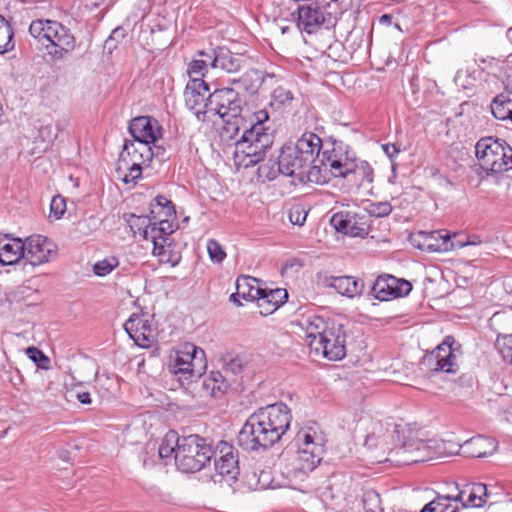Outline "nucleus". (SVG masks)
I'll return each mask as SVG.
<instances>
[{
    "mask_svg": "<svg viewBox=\"0 0 512 512\" xmlns=\"http://www.w3.org/2000/svg\"><path fill=\"white\" fill-rule=\"evenodd\" d=\"M245 367V361L240 356H235L226 361V389L239 393L243 390L241 373Z\"/></svg>",
    "mask_w": 512,
    "mask_h": 512,
    "instance_id": "2f4dec72",
    "label": "nucleus"
},
{
    "mask_svg": "<svg viewBox=\"0 0 512 512\" xmlns=\"http://www.w3.org/2000/svg\"><path fill=\"white\" fill-rule=\"evenodd\" d=\"M288 217L293 225H303L307 218V210L302 205H293L289 209Z\"/></svg>",
    "mask_w": 512,
    "mask_h": 512,
    "instance_id": "37998d69",
    "label": "nucleus"
},
{
    "mask_svg": "<svg viewBox=\"0 0 512 512\" xmlns=\"http://www.w3.org/2000/svg\"><path fill=\"white\" fill-rule=\"evenodd\" d=\"M14 32L10 23L0 15V54L11 51L14 44Z\"/></svg>",
    "mask_w": 512,
    "mask_h": 512,
    "instance_id": "e433bc0d",
    "label": "nucleus"
},
{
    "mask_svg": "<svg viewBox=\"0 0 512 512\" xmlns=\"http://www.w3.org/2000/svg\"><path fill=\"white\" fill-rule=\"evenodd\" d=\"M272 97L281 105H289L293 100V93L290 90L279 86L274 89Z\"/></svg>",
    "mask_w": 512,
    "mask_h": 512,
    "instance_id": "de8ad7c7",
    "label": "nucleus"
},
{
    "mask_svg": "<svg viewBox=\"0 0 512 512\" xmlns=\"http://www.w3.org/2000/svg\"><path fill=\"white\" fill-rule=\"evenodd\" d=\"M255 89L248 73L240 77L226 76V136L229 140H235L241 126H245L242 104L247 94Z\"/></svg>",
    "mask_w": 512,
    "mask_h": 512,
    "instance_id": "423d86ee",
    "label": "nucleus"
},
{
    "mask_svg": "<svg viewBox=\"0 0 512 512\" xmlns=\"http://www.w3.org/2000/svg\"><path fill=\"white\" fill-rule=\"evenodd\" d=\"M392 15L390 14H383L379 17V23L381 25H386V26H389L392 24Z\"/></svg>",
    "mask_w": 512,
    "mask_h": 512,
    "instance_id": "052dcab7",
    "label": "nucleus"
},
{
    "mask_svg": "<svg viewBox=\"0 0 512 512\" xmlns=\"http://www.w3.org/2000/svg\"><path fill=\"white\" fill-rule=\"evenodd\" d=\"M490 108L496 119L509 120L512 115V99L509 95L501 93L493 99Z\"/></svg>",
    "mask_w": 512,
    "mask_h": 512,
    "instance_id": "72a5a7b5",
    "label": "nucleus"
},
{
    "mask_svg": "<svg viewBox=\"0 0 512 512\" xmlns=\"http://www.w3.org/2000/svg\"><path fill=\"white\" fill-rule=\"evenodd\" d=\"M411 290L412 284L409 281L398 279L392 275L378 276L371 288L375 299L380 301H389L394 298L406 296Z\"/></svg>",
    "mask_w": 512,
    "mask_h": 512,
    "instance_id": "f3484780",
    "label": "nucleus"
},
{
    "mask_svg": "<svg viewBox=\"0 0 512 512\" xmlns=\"http://www.w3.org/2000/svg\"><path fill=\"white\" fill-rule=\"evenodd\" d=\"M260 280L251 276H239L236 280V292L232 293L229 297V301L235 306H241L240 299L245 301L254 302L259 293H261L262 286Z\"/></svg>",
    "mask_w": 512,
    "mask_h": 512,
    "instance_id": "393cba45",
    "label": "nucleus"
},
{
    "mask_svg": "<svg viewBox=\"0 0 512 512\" xmlns=\"http://www.w3.org/2000/svg\"><path fill=\"white\" fill-rule=\"evenodd\" d=\"M488 498L487 487L483 483H472L459 491L453 501H461L464 508L483 507Z\"/></svg>",
    "mask_w": 512,
    "mask_h": 512,
    "instance_id": "bb28decb",
    "label": "nucleus"
},
{
    "mask_svg": "<svg viewBox=\"0 0 512 512\" xmlns=\"http://www.w3.org/2000/svg\"><path fill=\"white\" fill-rule=\"evenodd\" d=\"M215 129H216V131H218V132H219V136L221 137V130H223V129H224V126L216 127Z\"/></svg>",
    "mask_w": 512,
    "mask_h": 512,
    "instance_id": "338daca9",
    "label": "nucleus"
},
{
    "mask_svg": "<svg viewBox=\"0 0 512 512\" xmlns=\"http://www.w3.org/2000/svg\"><path fill=\"white\" fill-rule=\"evenodd\" d=\"M21 259L25 261V242L20 238H9L7 235L0 239V263L13 265Z\"/></svg>",
    "mask_w": 512,
    "mask_h": 512,
    "instance_id": "cd10ccee",
    "label": "nucleus"
},
{
    "mask_svg": "<svg viewBox=\"0 0 512 512\" xmlns=\"http://www.w3.org/2000/svg\"><path fill=\"white\" fill-rule=\"evenodd\" d=\"M125 37V30L121 27L115 28L109 38L106 40V45H110L113 41H118ZM111 48V46H109Z\"/></svg>",
    "mask_w": 512,
    "mask_h": 512,
    "instance_id": "6e6d98bb",
    "label": "nucleus"
},
{
    "mask_svg": "<svg viewBox=\"0 0 512 512\" xmlns=\"http://www.w3.org/2000/svg\"><path fill=\"white\" fill-rule=\"evenodd\" d=\"M66 211V200L61 195H56L50 203V215L55 219H60Z\"/></svg>",
    "mask_w": 512,
    "mask_h": 512,
    "instance_id": "c03bdc74",
    "label": "nucleus"
},
{
    "mask_svg": "<svg viewBox=\"0 0 512 512\" xmlns=\"http://www.w3.org/2000/svg\"><path fill=\"white\" fill-rule=\"evenodd\" d=\"M142 166L143 165H139L138 163H131V162H128L127 166H122V169H125L128 171V173L125 174L124 177L122 178L123 182L136 183V181L138 179H140L142 176Z\"/></svg>",
    "mask_w": 512,
    "mask_h": 512,
    "instance_id": "a18cd8bd",
    "label": "nucleus"
},
{
    "mask_svg": "<svg viewBox=\"0 0 512 512\" xmlns=\"http://www.w3.org/2000/svg\"><path fill=\"white\" fill-rule=\"evenodd\" d=\"M475 150L479 165L487 174L502 173L512 168V147L504 140L482 138Z\"/></svg>",
    "mask_w": 512,
    "mask_h": 512,
    "instance_id": "6e6552de",
    "label": "nucleus"
},
{
    "mask_svg": "<svg viewBox=\"0 0 512 512\" xmlns=\"http://www.w3.org/2000/svg\"><path fill=\"white\" fill-rule=\"evenodd\" d=\"M129 133L132 141L149 145L161 137L162 127L158 121L150 116H139L133 118L129 124Z\"/></svg>",
    "mask_w": 512,
    "mask_h": 512,
    "instance_id": "6ab92c4d",
    "label": "nucleus"
},
{
    "mask_svg": "<svg viewBox=\"0 0 512 512\" xmlns=\"http://www.w3.org/2000/svg\"><path fill=\"white\" fill-rule=\"evenodd\" d=\"M212 457V450L205 440L197 434L181 436L176 450V467L185 473L200 471Z\"/></svg>",
    "mask_w": 512,
    "mask_h": 512,
    "instance_id": "1a4fd4ad",
    "label": "nucleus"
},
{
    "mask_svg": "<svg viewBox=\"0 0 512 512\" xmlns=\"http://www.w3.org/2000/svg\"><path fill=\"white\" fill-rule=\"evenodd\" d=\"M481 242L482 241L480 239V236H478V235H471V236H466V240L465 241L459 240V241H457V244L451 243V248H455L456 246L464 247L466 245L476 246V245L481 244Z\"/></svg>",
    "mask_w": 512,
    "mask_h": 512,
    "instance_id": "5fc2aeb1",
    "label": "nucleus"
},
{
    "mask_svg": "<svg viewBox=\"0 0 512 512\" xmlns=\"http://www.w3.org/2000/svg\"><path fill=\"white\" fill-rule=\"evenodd\" d=\"M154 152L151 146L144 143L135 144V141L125 140L123 149L119 154L117 170H122V166H127L128 162L138 163L139 165L149 164L152 161Z\"/></svg>",
    "mask_w": 512,
    "mask_h": 512,
    "instance_id": "4be33fe9",
    "label": "nucleus"
},
{
    "mask_svg": "<svg viewBox=\"0 0 512 512\" xmlns=\"http://www.w3.org/2000/svg\"><path fill=\"white\" fill-rule=\"evenodd\" d=\"M293 149V144L284 145L278 157V172L286 175L293 176L296 172L303 173L305 169L301 164V159L298 160Z\"/></svg>",
    "mask_w": 512,
    "mask_h": 512,
    "instance_id": "c756f323",
    "label": "nucleus"
},
{
    "mask_svg": "<svg viewBox=\"0 0 512 512\" xmlns=\"http://www.w3.org/2000/svg\"><path fill=\"white\" fill-rule=\"evenodd\" d=\"M495 348L501 355L503 361L512 363V333L507 335H498Z\"/></svg>",
    "mask_w": 512,
    "mask_h": 512,
    "instance_id": "4c0bfd02",
    "label": "nucleus"
},
{
    "mask_svg": "<svg viewBox=\"0 0 512 512\" xmlns=\"http://www.w3.org/2000/svg\"><path fill=\"white\" fill-rule=\"evenodd\" d=\"M214 467L216 473L211 475V480L215 484H221L224 480V456H220L218 459H215Z\"/></svg>",
    "mask_w": 512,
    "mask_h": 512,
    "instance_id": "864d4df0",
    "label": "nucleus"
},
{
    "mask_svg": "<svg viewBox=\"0 0 512 512\" xmlns=\"http://www.w3.org/2000/svg\"><path fill=\"white\" fill-rule=\"evenodd\" d=\"M288 300V292L283 288L262 287L256 297V304L262 316H268L278 310Z\"/></svg>",
    "mask_w": 512,
    "mask_h": 512,
    "instance_id": "b1692460",
    "label": "nucleus"
},
{
    "mask_svg": "<svg viewBox=\"0 0 512 512\" xmlns=\"http://www.w3.org/2000/svg\"><path fill=\"white\" fill-rule=\"evenodd\" d=\"M181 436L178 435L176 431H169L165 437L163 438L160 446H159V456L160 458H169L173 454L176 455V450L179 448Z\"/></svg>",
    "mask_w": 512,
    "mask_h": 512,
    "instance_id": "c9c22d12",
    "label": "nucleus"
},
{
    "mask_svg": "<svg viewBox=\"0 0 512 512\" xmlns=\"http://www.w3.org/2000/svg\"><path fill=\"white\" fill-rule=\"evenodd\" d=\"M421 512H441L439 509L435 507V505L430 502L424 506ZM450 512H458V509H452Z\"/></svg>",
    "mask_w": 512,
    "mask_h": 512,
    "instance_id": "680f3d73",
    "label": "nucleus"
},
{
    "mask_svg": "<svg viewBox=\"0 0 512 512\" xmlns=\"http://www.w3.org/2000/svg\"><path fill=\"white\" fill-rule=\"evenodd\" d=\"M322 167L325 170L329 169L335 177H347L348 174L356 172L358 165L355 154L347 144L342 141H333L325 142L320 163L313 169H318L319 172Z\"/></svg>",
    "mask_w": 512,
    "mask_h": 512,
    "instance_id": "9d476101",
    "label": "nucleus"
},
{
    "mask_svg": "<svg viewBox=\"0 0 512 512\" xmlns=\"http://www.w3.org/2000/svg\"><path fill=\"white\" fill-rule=\"evenodd\" d=\"M223 107V90L215 89L207 96L201 108L200 114H203V121H211L216 125L214 118L224 119V112L221 111Z\"/></svg>",
    "mask_w": 512,
    "mask_h": 512,
    "instance_id": "7c9ffc66",
    "label": "nucleus"
},
{
    "mask_svg": "<svg viewBox=\"0 0 512 512\" xmlns=\"http://www.w3.org/2000/svg\"><path fill=\"white\" fill-rule=\"evenodd\" d=\"M206 62L204 60L195 59L191 61L188 66V74L190 79L192 78H202L204 76L203 71L206 69Z\"/></svg>",
    "mask_w": 512,
    "mask_h": 512,
    "instance_id": "3c124183",
    "label": "nucleus"
},
{
    "mask_svg": "<svg viewBox=\"0 0 512 512\" xmlns=\"http://www.w3.org/2000/svg\"><path fill=\"white\" fill-rule=\"evenodd\" d=\"M382 149L391 161L400 152V149L395 144H390V143L383 144Z\"/></svg>",
    "mask_w": 512,
    "mask_h": 512,
    "instance_id": "4d7b16f0",
    "label": "nucleus"
},
{
    "mask_svg": "<svg viewBox=\"0 0 512 512\" xmlns=\"http://www.w3.org/2000/svg\"><path fill=\"white\" fill-rule=\"evenodd\" d=\"M77 399L82 403V404H90L91 403V397H90V394L88 392H80V393H77Z\"/></svg>",
    "mask_w": 512,
    "mask_h": 512,
    "instance_id": "bf43d9fd",
    "label": "nucleus"
},
{
    "mask_svg": "<svg viewBox=\"0 0 512 512\" xmlns=\"http://www.w3.org/2000/svg\"><path fill=\"white\" fill-rule=\"evenodd\" d=\"M216 61H217V58L213 59L212 66H215Z\"/></svg>",
    "mask_w": 512,
    "mask_h": 512,
    "instance_id": "774afa93",
    "label": "nucleus"
},
{
    "mask_svg": "<svg viewBox=\"0 0 512 512\" xmlns=\"http://www.w3.org/2000/svg\"><path fill=\"white\" fill-rule=\"evenodd\" d=\"M255 122L250 126H241L243 130L240 139L234 143H226V151L232 150V160L237 171L248 168L263 160L265 152L273 144V136L264 124L269 120L268 111L262 109L254 113Z\"/></svg>",
    "mask_w": 512,
    "mask_h": 512,
    "instance_id": "f03ea898",
    "label": "nucleus"
},
{
    "mask_svg": "<svg viewBox=\"0 0 512 512\" xmlns=\"http://www.w3.org/2000/svg\"><path fill=\"white\" fill-rule=\"evenodd\" d=\"M300 325L305 330L308 345L316 354L334 361L345 357L346 333L341 324L313 314L303 318Z\"/></svg>",
    "mask_w": 512,
    "mask_h": 512,
    "instance_id": "7ed1b4c3",
    "label": "nucleus"
},
{
    "mask_svg": "<svg viewBox=\"0 0 512 512\" xmlns=\"http://www.w3.org/2000/svg\"><path fill=\"white\" fill-rule=\"evenodd\" d=\"M171 234L146 235L142 236L144 240L151 241L153 244V255L160 263L176 266L181 260V254L175 250V244L171 239Z\"/></svg>",
    "mask_w": 512,
    "mask_h": 512,
    "instance_id": "412c9836",
    "label": "nucleus"
},
{
    "mask_svg": "<svg viewBox=\"0 0 512 512\" xmlns=\"http://www.w3.org/2000/svg\"><path fill=\"white\" fill-rule=\"evenodd\" d=\"M29 33L46 50L53 62L63 60L76 47L73 33L58 21L34 20L29 26Z\"/></svg>",
    "mask_w": 512,
    "mask_h": 512,
    "instance_id": "20e7f679",
    "label": "nucleus"
},
{
    "mask_svg": "<svg viewBox=\"0 0 512 512\" xmlns=\"http://www.w3.org/2000/svg\"><path fill=\"white\" fill-rule=\"evenodd\" d=\"M26 355L30 360H32L37 365V367L41 369L49 368L50 359L39 348L34 346L28 347L26 349Z\"/></svg>",
    "mask_w": 512,
    "mask_h": 512,
    "instance_id": "ea45409f",
    "label": "nucleus"
},
{
    "mask_svg": "<svg viewBox=\"0 0 512 512\" xmlns=\"http://www.w3.org/2000/svg\"><path fill=\"white\" fill-rule=\"evenodd\" d=\"M25 242V261L23 269L27 266L35 267L53 260L57 255L56 245L47 237L42 235H32L26 238Z\"/></svg>",
    "mask_w": 512,
    "mask_h": 512,
    "instance_id": "4468645a",
    "label": "nucleus"
},
{
    "mask_svg": "<svg viewBox=\"0 0 512 512\" xmlns=\"http://www.w3.org/2000/svg\"><path fill=\"white\" fill-rule=\"evenodd\" d=\"M330 222L338 232L352 237H365L370 231L367 214L340 211L332 216Z\"/></svg>",
    "mask_w": 512,
    "mask_h": 512,
    "instance_id": "2eb2a0df",
    "label": "nucleus"
},
{
    "mask_svg": "<svg viewBox=\"0 0 512 512\" xmlns=\"http://www.w3.org/2000/svg\"><path fill=\"white\" fill-rule=\"evenodd\" d=\"M458 354H461V344L454 337L447 336L435 350L426 353L422 357L420 361L421 369L426 372L456 373L458 370L456 362Z\"/></svg>",
    "mask_w": 512,
    "mask_h": 512,
    "instance_id": "f8f14e48",
    "label": "nucleus"
},
{
    "mask_svg": "<svg viewBox=\"0 0 512 512\" xmlns=\"http://www.w3.org/2000/svg\"><path fill=\"white\" fill-rule=\"evenodd\" d=\"M239 50L234 51L233 47H226L229 54V59L226 61V73L228 76H234L242 68L248 66L249 57L246 55L248 52L247 45H238ZM228 56L226 55V59Z\"/></svg>",
    "mask_w": 512,
    "mask_h": 512,
    "instance_id": "473e14b6",
    "label": "nucleus"
},
{
    "mask_svg": "<svg viewBox=\"0 0 512 512\" xmlns=\"http://www.w3.org/2000/svg\"><path fill=\"white\" fill-rule=\"evenodd\" d=\"M149 210L148 216L132 215L131 228L137 227L142 236L172 234L176 230V211L171 200L158 195L151 201Z\"/></svg>",
    "mask_w": 512,
    "mask_h": 512,
    "instance_id": "39448f33",
    "label": "nucleus"
},
{
    "mask_svg": "<svg viewBox=\"0 0 512 512\" xmlns=\"http://www.w3.org/2000/svg\"><path fill=\"white\" fill-rule=\"evenodd\" d=\"M238 45H245V44L244 43H238V42H235V41H230V45L228 47H233L234 51H236V50H239V46Z\"/></svg>",
    "mask_w": 512,
    "mask_h": 512,
    "instance_id": "e2e57ef3",
    "label": "nucleus"
},
{
    "mask_svg": "<svg viewBox=\"0 0 512 512\" xmlns=\"http://www.w3.org/2000/svg\"><path fill=\"white\" fill-rule=\"evenodd\" d=\"M293 149L294 151L296 152V156H297V159L300 160L301 159V164L303 165V167L306 169V168H309L308 172H307V176H308V179L309 180H313V177L315 176V174L318 173V169H313L314 167V158H306L304 157V155L302 156V152H300V149L297 148L296 146L293 145Z\"/></svg>",
    "mask_w": 512,
    "mask_h": 512,
    "instance_id": "09e8293b",
    "label": "nucleus"
},
{
    "mask_svg": "<svg viewBox=\"0 0 512 512\" xmlns=\"http://www.w3.org/2000/svg\"><path fill=\"white\" fill-rule=\"evenodd\" d=\"M453 496L451 495H438L435 499H433L430 503L435 505L437 509L441 512H450L453 508L450 505V502L453 501Z\"/></svg>",
    "mask_w": 512,
    "mask_h": 512,
    "instance_id": "603ef678",
    "label": "nucleus"
},
{
    "mask_svg": "<svg viewBox=\"0 0 512 512\" xmlns=\"http://www.w3.org/2000/svg\"><path fill=\"white\" fill-rule=\"evenodd\" d=\"M206 368L204 350L192 343H185L177 350L175 359L169 365L171 373L176 375L181 382L201 377Z\"/></svg>",
    "mask_w": 512,
    "mask_h": 512,
    "instance_id": "9b49d317",
    "label": "nucleus"
},
{
    "mask_svg": "<svg viewBox=\"0 0 512 512\" xmlns=\"http://www.w3.org/2000/svg\"><path fill=\"white\" fill-rule=\"evenodd\" d=\"M322 139L315 133L306 131L293 144L300 149L302 155L308 158H314V166L320 163L321 153L324 148Z\"/></svg>",
    "mask_w": 512,
    "mask_h": 512,
    "instance_id": "c85d7f7f",
    "label": "nucleus"
},
{
    "mask_svg": "<svg viewBox=\"0 0 512 512\" xmlns=\"http://www.w3.org/2000/svg\"><path fill=\"white\" fill-rule=\"evenodd\" d=\"M38 138L46 143L45 149H47L57 138V133L54 131L52 125H44L39 128Z\"/></svg>",
    "mask_w": 512,
    "mask_h": 512,
    "instance_id": "8fccbe9b",
    "label": "nucleus"
},
{
    "mask_svg": "<svg viewBox=\"0 0 512 512\" xmlns=\"http://www.w3.org/2000/svg\"><path fill=\"white\" fill-rule=\"evenodd\" d=\"M327 7L319 0L299 5L297 8L298 27L309 34L313 33L325 23L326 16L330 15L326 11Z\"/></svg>",
    "mask_w": 512,
    "mask_h": 512,
    "instance_id": "a211bd4d",
    "label": "nucleus"
},
{
    "mask_svg": "<svg viewBox=\"0 0 512 512\" xmlns=\"http://www.w3.org/2000/svg\"><path fill=\"white\" fill-rule=\"evenodd\" d=\"M118 265V259L115 256H110L96 262L93 266V272L95 273V275L103 277L108 275Z\"/></svg>",
    "mask_w": 512,
    "mask_h": 512,
    "instance_id": "58836bf2",
    "label": "nucleus"
},
{
    "mask_svg": "<svg viewBox=\"0 0 512 512\" xmlns=\"http://www.w3.org/2000/svg\"><path fill=\"white\" fill-rule=\"evenodd\" d=\"M295 445L297 450L288 459L291 461V471L304 474L313 471L324 454L323 438L317 436L316 431L309 427L297 433Z\"/></svg>",
    "mask_w": 512,
    "mask_h": 512,
    "instance_id": "0eeeda50",
    "label": "nucleus"
},
{
    "mask_svg": "<svg viewBox=\"0 0 512 512\" xmlns=\"http://www.w3.org/2000/svg\"><path fill=\"white\" fill-rule=\"evenodd\" d=\"M393 452L396 461L405 465L428 461L434 454L432 446L411 431L404 436L402 445Z\"/></svg>",
    "mask_w": 512,
    "mask_h": 512,
    "instance_id": "ddd939ff",
    "label": "nucleus"
},
{
    "mask_svg": "<svg viewBox=\"0 0 512 512\" xmlns=\"http://www.w3.org/2000/svg\"><path fill=\"white\" fill-rule=\"evenodd\" d=\"M239 475L238 459L233 454V447L226 442V484H228L233 492L239 489V486H233L237 483V476Z\"/></svg>",
    "mask_w": 512,
    "mask_h": 512,
    "instance_id": "f704fd0d",
    "label": "nucleus"
},
{
    "mask_svg": "<svg viewBox=\"0 0 512 512\" xmlns=\"http://www.w3.org/2000/svg\"><path fill=\"white\" fill-rule=\"evenodd\" d=\"M441 238L444 240V242H448L450 240V235L446 233L445 235H441Z\"/></svg>",
    "mask_w": 512,
    "mask_h": 512,
    "instance_id": "0e129e2a",
    "label": "nucleus"
},
{
    "mask_svg": "<svg viewBox=\"0 0 512 512\" xmlns=\"http://www.w3.org/2000/svg\"><path fill=\"white\" fill-rule=\"evenodd\" d=\"M124 329L139 347L148 348L156 340V329L149 314L133 313L125 322Z\"/></svg>",
    "mask_w": 512,
    "mask_h": 512,
    "instance_id": "dca6fc26",
    "label": "nucleus"
},
{
    "mask_svg": "<svg viewBox=\"0 0 512 512\" xmlns=\"http://www.w3.org/2000/svg\"><path fill=\"white\" fill-rule=\"evenodd\" d=\"M216 376L222 378V374L220 372H212V376L208 379H204L203 381L204 389L210 391L211 395L214 397H216L218 393H221V384L223 383V380H219Z\"/></svg>",
    "mask_w": 512,
    "mask_h": 512,
    "instance_id": "49530a36",
    "label": "nucleus"
},
{
    "mask_svg": "<svg viewBox=\"0 0 512 512\" xmlns=\"http://www.w3.org/2000/svg\"><path fill=\"white\" fill-rule=\"evenodd\" d=\"M361 170L363 172V179L371 183L373 181V169L367 162L361 163Z\"/></svg>",
    "mask_w": 512,
    "mask_h": 512,
    "instance_id": "13d9d810",
    "label": "nucleus"
},
{
    "mask_svg": "<svg viewBox=\"0 0 512 512\" xmlns=\"http://www.w3.org/2000/svg\"><path fill=\"white\" fill-rule=\"evenodd\" d=\"M392 212V206L389 202H376L371 203L367 209V216L370 217H385Z\"/></svg>",
    "mask_w": 512,
    "mask_h": 512,
    "instance_id": "a19ab883",
    "label": "nucleus"
},
{
    "mask_svg": "<svg viewBox=\"0 0 512 512\" xmlns=\"http://www.w3.org/2000/svg\"><path fill=\"white\" fill-rule=\"evenodd\" d=\"M498 447V442L492 437L478 435L457 444V453L467 458H483L492 455Z\"/></svg>",
    "mask_w": 512,
    "mask_h": 512,
    "instance_id": "5701e85b",
    "label": "nucleus"
},
{
    "mask_svg": "<svg viewBox=\"0 0 512 512\" xmlns=\"http://www.w3.org/2000/svg\"><path fill=\"white\" fill-rule=\"evenodd\" d=\"M291 420V411L282 402L261 407L248 417L239 431L238 444L248 451L267 450L280 441Z\"/></svg>",
    "mask_w": 512,
    "mask_h": 512,
    "instance_id": "f257e3e1",
    "label": "nucleus"
},
{
    "mask_svg": "<svg viewBox=\"0 0 512 512\" xmlns=\"http://www.w3.org/2000/svg\"><path fill=\"white\" fill-rule=\"evenodd\" d=\"M207 252L213 263L220 264L224 260V249L221 244L214 239L207 241Z\"/></svg>",
    "mask_w": 512,
    "mask_h": 512,
    "instance_id": "79ce46f5",
    "label": "nucleus"
},
{
    "mask_svg": "<svg viewBox=\"0 0 512 512\" xmlns=\"http://www.w3.org/2000/svg\"><path fill=\"white\" fill-rule=\"evenodd\" d=\"M394 27H395L397 30H399L400 32H403V30H402V28H401V26H400V24H399V23H395V24H394Z\"/></svg>",
    "mask_w": 512,
    "mask_h": 512,
    "instance_id": "69168bd1",
    "label": "nucleus"
},
{
    "mask_svg": "<svg viewBox=\"0 0 512 512\" xmlns=\"http://www.w3.org/2000/svg\"><path fill=\"white\" fill-rule=\"evenodd\" d=\"M207 92H209V86L202 78H192L186 85L184 91L185 104L190 110L195 111L198 118L207 98Z\"/></svg>",
    "mask_w": 512,
    "mask_h": 512,
    "instance_id": "a878e982",
    "label": "nucleus"
},
{
    "mask_svg": "<svg viewBox=\"0 0 512 512\" xmlns=\"http://www.w3.org/2000/svg\"><path fill=\"white\" fill-rule=\"evenodd\" d=\"M319 283L328 288L335 289L339 294L353 298L360 296L364 289V282L353 276L318 275Z\"/></svg>",
    "mask_w": 512,
    "mask_h": 512,
    "instance_id": "aec40b11",
    "label": "nucleus"
}]
</instances>
